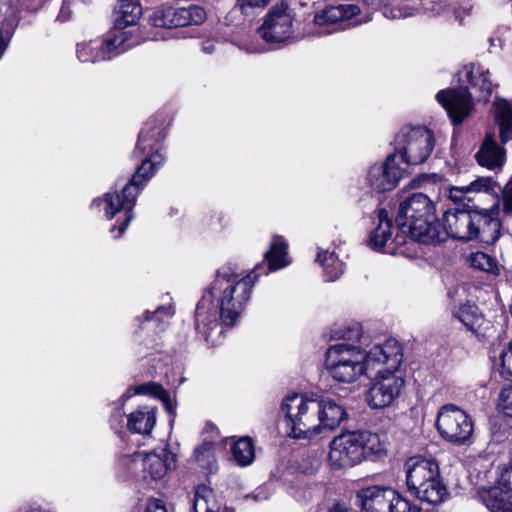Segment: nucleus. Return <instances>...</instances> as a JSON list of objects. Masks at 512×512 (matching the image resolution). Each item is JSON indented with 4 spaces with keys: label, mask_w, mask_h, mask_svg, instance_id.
Segmentation results:
<instances>
[{
    "label": "nucleus",
    "mask_w": 512,
    "mask_h": 512,
    "mask_svg": "<svg viewBox=\"0 0 512 512\" xmlns=\"http://www.w3.org/2000/svg\"><path fill=\"white\" fill-rule=\"evenodd\" d=\"M124 460L130 464V469L141 467L144 480L157 481L162 479L167 471L172 468L175 463V455L165 447L147 454L138 452L131 457H125Z\"/></svg>",
    "instance_id": "f3484780"
},
{
    "label": "nucleus",
    "mask_w": 512,
    "mask_h": 512,
    "mask_svg": "<svg viewBox=\"0 0 512 512\" xmlns=\"http://www.w3.org/2000/svg\"><path fill=\"white\" fill-rule=\"evenodd\" d=\"M500 362L501 375L507 380H512V340L500 353Z\"/></svg>",
    "instance_id": "c9c22d12"
},
{
    "label": "nucleus",
    "mask_w": 512,
    "mask_h": 512,
    "mask_svg": "<svg viewBox=\"0 0 512 512\" xmlns=\"http://www.w3.org/2000/svg\"><path fill=\"white\" fill-rule=\"evenodd\" d=\"M498 204L490 209H449L442 217L447 235L453 239L468 242L477 240L493 244L500 237L501 222Z\"/></svg>",
    "instance_id": "20e7f679"
},
{
    "label": "nucleus",
    "mask_w": 512,
    "mask_h": 512,
    "mask_svg": "<svg viewBox=\"0 0 512 512\" xmlns=\"http://www.w3.org/2000/svg\"><path fill=\"white\" fill-rule=\"evenodd\" d=\"M165 407H166L167 411H168L170 414H172V413H173V408H172V405H171V403H170V402H168V401H167V402H165Z\"/></svg>",
    "instance_id": "3c124183"
},
{
    "label": "nucleus",
    "mask_w": 512,
    "mask_h": 512,
    "mask_svg": "<svg viewBox=\"0 0 512 512\" xmlns=\"http://www.w3.org/2000/svg\"><path fill=\"white\" fill-rule=\"evenodd\" d=\"M408 236L405 232L398 230V225L393 227L386 209H380L378 213V224L370 233L368 246L378 252L386 254H397L399 249L407 243Z\"/></svg>",
    "instance_id": "2eb2a0df"
},
{
    "label": "nucleus",
    "mask_w": 512,
    "mask_h": 512,
    "mask_svg": "<svg viewBox=\"0 0 512 512\" xmlns=\"http://www.w3.org/2000/svg\"><path fill=\"white\" fill-rule=\"evenodd\" d=\"M495 181H493L492 177H478L476 180L472 181L468 186H465L466 191L468 192H486L489 193L494 191Z\"/></svg>",
    "instance_id": "4c0bfd02"
},
{
    "label": "nucleus",
    "mask_w": 512,
    "mask_h": 512,
    "mask_svg": "<svg viewBox=\"0 0 512 512\" xmlns=\"http://www.w3.org/2000/svg\"><path fill=\"white\" fill-rule=\"evenodd\" d=\"M391 512H420V509L412 505L408 500L401 497L395 491V498L392 501V505H390Z\"/></svg>",
    "instance_id": "58836bf2"
},
{
    "label": "nucleus",
    "mask_w": 512,
    "mask_h": 512,
    "mask_svg": "<svg viewBox=\"0 0 512 512\" xmlns=\"http://www.w3.org/2000/svg\"><path fill=\"white\" fill-rule=\"evenodd\" d=\"M360 13V8L354 4H340L336 6L327 7L322 13L316 17V22L320 25L325 24H339L340 29H345L350 26H356L362 23V20H354L345 24L346 21H351Z\"/></svg>",
    "instance_id": "412c9836"
},
{
    "label": "nucleus",
    "mask_w": 512,
    "mask_h": 512,
    "mask_svg": "<svg viewBox=\"0 0 512 512\" xmlns=\"http://www.w3.org/2000/svg\"><path fill=\"white\" fill-rule=\"evenodd\" d=\"M405 466L408 491L423 488L428 483L441 478L438 463L433 459L410 458Z\"/></svg>",
    "instance_id": "6ab92c4d"
},
{
    "label": "nucleus",
    "mask_w": 512,
    "mask_h": 512,
    "mask_svg": "<svg viewBox=\"0 0 512 512\" xmlns=\"http://www.w3.org/2000/svg\"><path fill=\"white\" fill-rule=\"evenodd\" d=\"M118 418V416H113L110 420L112 427H114V421ZM120 421H123V416L119 415Z\"/></svg>",
    "instance_id": "603ef678"
},
{
    "label": "nucleus",
    "mask_w": 512,
    "mask_h": 512,
    "mask_svg": "<svg viewBox=\"0 0 512 512\" xmlns=\"http://www.w3.org/2000/svg\"><path fill=\"white\" fill-rule=\"evenodd\" d=\"M436 428L445 441L457 445H470L474 424L470 415L453 404L440 408L436 419Z\"/></svg>",
    "instance_id": "1a4fd4ad"
},
{
    "label": "nucleus",
    "mask_w": 512,
    "mask_h": 512,
    "mask_svg": "<svg viewBox=\"0 0 512 512\" xmlns=\"http://www.w3.org/2000/svg\"><path fill=\"white\" fill-rule=\"evenodd\" d=\"M202 51L206 54H212L215 51V45L211 41L203 43Z\"/></svg>",
    "instance_id": "8fccbe9b"
},
{
    "label": "nucleus",
    "mask_w": 512,
    "mask_h": 512,
    "mask_svg": "<svg viewBox=\"0 0 512 512\" xmlns=\"http://www.w3.org/2000/svg\"><path fill=\"white\" fill-rule=\"evenodd\" d=\"M268 494L266 489L263 487H259L252 494L246 495V498H252L255 502H260L268 499Z\"/></svg>",
    "instance_id": "c03bdc74"
},
{
    "label": "nucleus",
    "mask_w": 512,
    "mask_h": 512,
    "mask_svg": "<svg viewBox=\"0 0 512 512\" xmlns=\"http://www.w3.org/2000/svg\"><path fill=\"white\" fill-rule=\"evenodd\" d=\"M466 193H468V191H466L465 187H454L450 190V198L454 201H460L464 199Z\"/></svg>",
    "instance_id": "49530a36"
},
{
    "label": "nucleus",
    "mask_w": 512,
    "mask_h": 512,
    "mask_svg": "<svg viewBox=\"0 0 512 512\" xmlns=\"http://www.w3.org/2000/svg\"><path fill=\"white\" fill-rule=\"evenodd\" d=\"M205 10L197 5L189 7L161 6L150 15L154 27L173 29L190 25H200L206 20Z\"/></svg>",
    "instance_id": "ddd939ff"
},
{
    "label": "nucleus",
    "mask_w": 512,
    "mask_h": 512,
    "mask_svg": "<svg viewBox=\"0 0 512 512\" xmlns=\"http://www.w3.org/2000/svg\"><path fill=\"white\" fill-rule=\"evenodd\" d=\"M504 206L506 210L512 212V178L507 183L504 189Z\"/></svg>",
    "instance_id": "79ce46f5"
},
{
    "label": "nucleus",
    "mask_w": 512,
    "mask_h": 512,
    "mask_svg": "<svg viewBox=\"0 0 512 512\" xmlns=\"http://www.w3.org/2000/svg\"><path fill=\"white\" fill-rule=\"evenodd\" d=\"M477 163L489 170L500 169L506 160V151L500 147L492 133H487L475 155Z\"/></svg>",
    "instance_id": "4be33fe9"
},
{
    "label": "nucleus",
    "mask_w": 512,
    "mask_h": 512,
    "mask_svg": "<svg viewBox=\"0 0 512 512\" xmlns=\"http://www.w3.org/2000/svg\"><path fill=\"white\" fill-rule=\"evenodd\" d=\"M407 175L408 171L398 160L397 153H391L383 163H375L368 168L365 183L372 191L385 193L395 189Z\"/></svg>",
    "instance_id": "f8f14e48"
},
{
    "label": "nucleus",
    "mask_w": 512,
    "mask_h": 512,
    "mask_svg": "<svg viewBox=\"0 0 512 512\" xmlns=\"http://www.w3.org/2000/svg\"><path fill=\"white\" fill-rule=\"evenodd\" d=\"M155 423V409L145 406L129 414L127 427L132 433L149 434Z\"/></svg>",
    "instance_id": "bb28decb"
},
{
    "label": "nucleus",
    "mask_w": 512,
    "mask_h": 512,
    "mask_svg": "<svg viewBox=\"0 0 512 512\" xmlns=\"http://www.w3.org/2000/svg\"><path fill=\"white\" fill-rule=\"evenodd\" d=\"M453 316L458 319L467 330L477 333L482 323V316L478 307L469 303L460 305L453 311Z\"/></svg>",
    "instance_id": "c85d7f7f"
},
{
    "label": "nucleus",
    "mask_w": 512,
    "mask_h": 512,
    "mask_svg": "<svg viewBox=\"0 0 512 512\" xmlns=\"http://www.w3.org/2000/svg\"><path fill=\"white\" fill-rule=\"evenodd\" d=\"M145 512H167V510L161 500L153 499L148 502Z\"/></svg>",
    "instance_id": "37998d69"
},
{
    "label": "nucleus",
    "mask_w": 512,
    "mask_h": 512,
    "mask_svg": "<svg viewBox=\"0 0 512 512\" xmlns=\"http://www.w3.org/2000/svg\"><path fill=\"white\" fill-rule=\"evenodd\" d=\"M460 15V12L458 10L455 11V17L458 19Z\"/></svg>",
    "instance_id": "5fc2aeb1"
},
{
    "label": "nucleus",
    "mask_w": 512,
    "mask_h": 512,
    "mask_svg": "<svg viewBox=\"0 0 512 512\" xmlns=\"http://www.w3.org/2000/svg\"><path fill=\"white\" fill-rule=\"evenodd\" d=\"M13 29L14 28H12L10 31H8V30L6 31L7 37H4L3 32L0 29V58L2 57V55L4 54V52L8 46V43H9L10 38L13 33Z\"/></svg>",
    "instance_id": "a18cd8bd"
},
{
    "label": "nucleus",
    "mask_w": 512,
    "mask_h": 512,
    "mask_svg": "<svg viewBox=\"0 0 512 512\" xmlns=\"http://www.w3.org/2000/svg\"><path fill=\"white\" fill-rule=\"evenodd\" d=\"M395 221L410 240L429 244L438 238L435 204L426 194L413 193L403 200Z\"/></svg>",
    "instance_id": "423d86ee"
},
{
    "label": "nucleus",
    "mask_w": 512,
    "mask_h": 512,
    "mask_svg": "<svg viewBox=\"0 0 512 512\" xmlns=\"http://www.w3.org/2000/svg\"><path fill=\"white\" fill-rule=\"evenodd\" d=\"M172 315H173V311L170 306H159L153 312L146 310L145 320L146 321L154 320L158 323H162V322H164L165 319L171 318Z\"/></svg>",
    "instance_id": "ea45409f"
},
{
    "label": "nucleus",
    "mask_w": 512,
    "mask_h": 512,
    "mask_svg": "<svg viewBox=\"0 0 512 512\" xmlns=\"http://www.w3.org/2000/svg\"><path fill=\"white\" fill-rule=\"evenodd\" d=\"M285 414L289 436L295 439H311L319 434V403L302 394L285 397L281 404Z\"/></svg>",
    "instance_id": "0eeeda50"
},
{
    "label": "nucleus",
    "mask_w": 512,
    "mask_h": 512,
    "mask_svg": "<svg viewBox=\"0 0 512 512\" xmlns=\"http://www.w3.org/2000/svg\"><path fill=\"white\" fill-rule=\"evenodd\" d=\"M421 10L420 1L403 0L397 5L391 6L384 10V15L390 19H401L411 17L418 14Z\"/></svg>",
    "instance_id": "473e14b6"
},
{
    "label": "nucleus",
    "mask_w": 512,
    "mask_h": 512,
    "mask_svg": "<svg viewBox=\"0 0 512 512\" xmlns=\"http://www.w3.org/2000/svg\"><path fill=\"white\" fill-rule=\"evenodd\" d=\"M464 71L469 87L441 90L436 94V100L455 125L461 124L472 112L473 96L478 101H488L493 91L488 69L471 64L466 66Z\"/></svg>",
    "instance_id": "39448f33"
},
{
    "label": "nucleus",
    "mask_w": 512,
    "mask_h": 512,
    "mask_svg": "<svg viewBox=\"0 0 512 512\" xmlns=\"http://www.w3.org/2000/svg\"><path fill=\"white\" fill-rule=\"evenodd\" d=\"M498 410L506 417H512V386L501 390L498 398Z\"/></svg>",
    "instance_id": "e433bc0d"
},
{
    "label": "nucleus",
    "mask_w": 512,
    "mask_h": 512,
    "mask_svg": "<svg viewBox=\"0 0 512 512\" xmlns=\"http://www.w3.org/2000/svg\"><path fill=\"white\" fill-rule=\"evenodd\" d=\"M478 497L491 512H512V462L499 468L495 485L481 488Z\"/></svg>",
    "instance_id": "4468645a"
},
{
    "label": "nucleus",
    "mask_w": 512,
    "mask_h": 512,
    "mask_svg": "<svg viewBox=\"0 0 512 512\" xmlns=\"http://www.w3.org/2000/svg\"><path fill=\"white\" fill-rule=\"evenodd\" d=\"M129 397H130V395H128V394H126V393H125V394H123V395L121 396V399H122L123 401H125V400H126V399H128Z\"/></svg>",
    "instance_id": "864d4df0"
},
{
    "label": "nucleus",
    "mask_w": 512,
    "mask_h": 512,
    "mask_svg": "<svg viewBox=\"0 0 512 512\" xmlns=\"http://www.w3.org/2000/svg\"><path fill=\"white\" fill-rule=\"evenodd\" d=\"M165 137L162 122L156 118L149 119L138 135L134 150L135 155H146L147 157L142 161L130 180L120 189L115 188L114 192L104 194L103 199L93 201V205L105 204L104 210L107 219L114 218L121 211L124 212V220L121 224L113 226L110 230L111 233L118 231L117 234H113L114 239L120 238L126 231L134 217L133 208L136 205L137 196L164 162L165 158L160 149ZM118 186L119 181L115 184V187Z\"/></svg>",
    "instance_id": "f03ea898"
},
{
    "label": "nucleus",
    "mask_w": 512,
    "mask_h": 512,
    "mask_svg": "<svg viewBox=\"0 0 512 512\" xmlns=\"http://www.w3.org/2000/svg\"><path fill=\"white\" fill-rule=\"evenodd\" d=\"M317 261L323 267L327 281H336L344 272V264L334 252L319 251Z\"/></svg>",
    "instance_id": "c756f323"
},
{
    "label": "nucleus",
    "mask_w": 512,
    "mask_h": 512,
    "mask_svg": "<svg viewBox=\"0 0 512 512\" xmlns=\"http://www.w3.org/2000/svg\"><path fill=\"white\" fill-rule=\"evenodd\" d=\"M153 388V389H161L162 388L158 385H155V384H151V385H140V386H137L135 388V394H142V393H147V392H151L149 390V388Z\"/></svg>",
    "instance_id": "de8ad7c7"
},
{
    "label": "nucleus",
    "mask_w": 512,
    "mask_h": 512,
    "mask_svg": "<svg viewBox=\"0 0 512 512\" xmlns=\"http://www.w3.org/2000/svg\"><path fill=\"white\" fill-rule=\"evenodd\" d=\"M469 262L475 269L494 275L499 274V266L496 259L484 252L472 253L469 257Z\"/></svg>",
    "instance_id": "72a5a7b5"
},
{
    "label": "nucleus",
    "mask_w": 512,
    "mask_h": 512,
    "mask_svg": "<svg viewBox=\"0 0 512 512\" xmlns=\"http://www.w3.org/2000/svg\"><path fill=\"white\" fill-rule=\"evenodd\" d=\"M411 495L417 498L422 504L437 506L447 499L449 493L442 478L428 483L423 488H417L409 491Z\"/></svg>",
    "instance_id": "a878e982"
},
{
    "label": "nucleus",
    "mask_w": 512,
    "mask_h": 512,
    "mask_svg": "<svg viewBox=\"0 0 512 512\" xmlns=\"http://www.w3.org/2000/svg\"><path fill=\"white\" fill-rule=\"evenodd\" d=\"M493 107L494 120L499 127V138L505 145L512 140V104L506 99L496 98Z\"/></svg>",
    "instance_id": "393cba45"
},
{
    "label": "nucleus",
    "mask_w": 512,
    "mask_h": 512,
    "mask_svg": "<svg viewBox=\"0 0 512 512\" xmlns=\"http://www.w3.org/2000/svg\"><path fill=\"white\" fill-rule=\"evenodd\" d=\"M328 461L335 470L353 467L363 461L356 431L342 433L330 442Z\"/></svg>",
    "instance_id": "a211bd4d"
},
{
    "label": "nucleus",
    "mask_w": 512,
    "mask_h": 512,
    "mask_svg": "<svg viewBox=\"0 0 512 512\" xmlns=\"http://www.w3.org/2000/svg\"><path fill=\"white\" fill-rule=\"evenodd\" d=\"M319 403V433L323 429L332 430L346 418L345 409L332 399H321Z\"/></svg>",
    "instance_id": "5701e85b"
},
{
    "label": "nucleus",
    "mask_w": 512,
    "mask_h": 512,
    "mask_svg": "<svg viewBox=\"0 0 512 512\" xmlns=\"http://www.w3.org/2000/svg\"><path fill=\"white\" fill-rule=\"evenodd\" d=\"M270 0H237V6L242 14L250 15L255 9L264 8Z\"/></svg>",
    "instance_id": "a19ab883"
},
{
    "label": "nucleus",
    "mask_w": 512,
    "mask_h": 512,
    "mask_svg": "<svg viewBox=\"0 0 512 512\" xmlns=\"http://www.w3.org/2000/svg\"><path fill=\"white\" fill-rule=\"evenodd\" d=\"M142 14V7L138 0H120L115 10V30L111 33L125 32L124 29L134 25Z\"/></svg>",
    "instance_id": "b1692460"
},
{
    "label": "nucleus",
    "mask_w": 512,
    "mask_h": 512,
    "mask_svg": "<svg viewBox=\"0 0 512 512\" xmlns=\"http://www.w3.org/2000/svg\"><path fill=\"white\" fill-rule=\"evenodd\" d=\"M435 145L434 133L424 126H404L395 137L398 160L408 171L409 166L424 163Z\"/></svg>",
    "instance_id": "6e6552de"
},
{
    "label": "nucleus",
    "mask_w": 512,
    "mask_h": 512,
    "mask_svg": "<svg viewBox=\"0 0 512 512\" xmlns=\"http://www.w3.org/2000/svg\"><path fill=\"white\" fill-rule=\"evenodd\" d=\"M288 244L281 236H274L270 249L264 253V260L257 264L245 277L238 273L233 264L221 266L208 292L202 296L195 310V329L207 343L214 344L212 333L219 329L220 321L232 327L250 299L253 285L257 278L269 272L284 268L289 264L287 259Z\"/></svg>",
    "instance_id": "f257e3e1"
},
{
    "label": "nucleus",
    "mask_w": 512,
    "mask_h": 512,
    "mask_svg": "<svg viewBox=\"0 0 512 512\" xmlns=\"http://www.w3.org/2000/svg\"><path fill=\"white\" fill-rule=\"evenodd\" d=\"M232 455L239 466H248L255 459V447L250 437H242L232 446Z\"/></svg>",
    "instance_id": "2f4dec72"
},
{
    "label": "nucleus",
    "mask_w": 512,
    "mask_h": 512,
    "mask_svg": "<svg viewBox=\"0 0 512 512\" xmlns=\"http://www.w3.org/2000/svg\"><path fill=\"white\" fill-rule=\"evenodd\" d=\"M361 335L358 324L334 332V337L340 342L328 348L326 367L335 381L353 383L361 375L378 369L381 363H388L391 368L399 367L402 363V348L397 340L388 339L364 352L357 344Z\"/></svg>",
    "instance_id": "7ed1b4c3"
},
{
    "label": "nucleus",
    "mask_w": 512,
    "mask_h": 512,
    "mask_svg": "<svg viewBox=\"0 0 512 512\" xmlns=\"http://www.w3.org/2000/svg\"><path fill=\"white\" fill-rule=\"evenodd\" d=\"M194 459L204 469H212L215 462L214 447L211 442H204L194 450Z\"/></svg>",
    "instance_id": "f704fd0d"
},
{
    "label": "nucleus",
    "mask_w": 512,
    "mask_h": 512,
    "mask_svg": "<svg viewBox=\"0 0 512 512\" xmlns=\"http://www.w3.org/2000/svg\"><path fill=\"white\" fill-rule=\"evenodd\" d=\"M138 42L131 41L128 32L110 33L104 40H92L78 44L77 57L83 63H94L111 59L134 47Z\"/></svg>",
    "instance_id": "9b49d317"
},
{
    "label": "nucleus",
    "mask_w": 512,
    "mask_h": 512,
    "mask_svg": "<svg viewBox=\"0 0 512 512\" xmlns=\"http://www.w3.org/2000/svg\"><path fill=\"white\" fill-rule=\"evenodd\" d=\"M394 498L395 490L383 486H369L356 492V504L361 512H391Z\"/></svg>",
    "instance_id": "aec40b11"
},
{
    "label": "nucleus",
    "mask_w": 512,
    "mask_h": 512,
    "mask_svg": "<svg viewBox=\"0 0 512 512\" xmlns=\"http://www.w3.org/2000/svg\"><path fill=\"white\" fill-rule=\"evenodd\" d=\"M328 512H349V509L341 503H335L329 508Z\"/></svg>",
    "instance_id": "09e8293b"
},
{
    "label": "nucleus",
    "mask_w": 512,
    "mask_h": 512,
    "mask_svg": "<svg viewBox=\"0 0 512 512\" xmlns=\"http://www.w3.org/2000/svg\"><path fill=\"white\" fill-rule=\"evenodd\" d=\"M359 448L363 452V460L382 455L384 446L377 434L369 431H356Z\"/></svg>",
    "instance_id": "7c9ffc66"
},
{
    "label": "nucleus",
    "mask_w": 512,
    "mask_h": 512,
    "mask_svg": "<svg viewBox=\"0 0 512 512\" xmlns=\"http://www.w3.org/2000/svg\"><path fill=\"white\" fill-rule=\"evenodd\" d=\"M194 512H219V505L214 491L207 485H198L192 500Z\"/></svg>",
    "instance_id": "cd10ccee"
},
{
    "label": "nucleus",
    "mask_w": 512,
    "mask_h": 512,
    "mask_svg": "<svg viewBox=\"0 0 512 512\" xmlns=\"http://www.w3.org/2000/svg\"><path fill=\"white\" fill-rule=\"evenodd\" d=\"M292 21L288 5L281 2L269 10L263 24L258 28V33L269 44L283 43L292 34Z\"/></svg>",
    "instance_id": "dca6fc26"
},
{
    "label": "nucleus",
    "mask_w": 512,
    "mask_h": 512,
    "mask_svg": "<svg viewBox=\"0 0 512 512\" xmlns=\"http://www.w3.org/2000/svg\"><path fill=\"white\" fill-rule=\"evenodd\" d=\"M398 368H391L388 363H381L376 369V378L366 393V402L371 409H384L394 403L401 395L405 380L398 373Z\"/></svg>",
    "instance_id": "9d476101"
}]
</instances>
